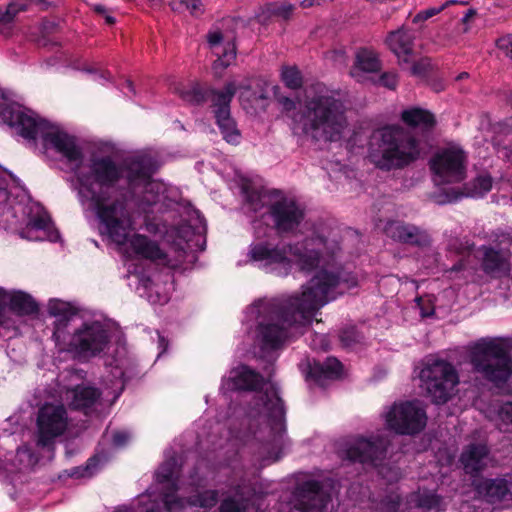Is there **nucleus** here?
<instances>
[{
  "mask_svg": "<svg viewBox=\"0 0 512 512\" xmlns=\"http://www.w3.org/2000/svg\"><path fill=\"white\" fill-rule=\"evenodd\" d=\"M462 268H463V265L461 262H459L458 264H456L452 267V271H460Z\"/></svg>",
  "mask_w": 512,
  "mask_h": 512,
  "instance_id": "57",
  "label": "nucleus"
},
{
  "mask_svg": "<svg viewBox=\"0 0 512 512\" xmlns=\"http://www.w3.org/2000/svg\"><path fill=\"white\" fill-rule=\"evenodd\" d=\"M68 325V319L58 320L53 332V339L60 351H69L79 357H93L101 353L109 342V335L104 326L99 322L84 324L77 329L66 342L65 328Z\"/></svg>",
  "mask_w": 512,
  "mask_h": 512,
  "instance_id": "8",
  "label": "nucleus"
},
{
  "mask_svg": "<svg viewBox=\"0 0 512 512\" xmlns=\"http://www.w3.org/2000/svg\"><path fill=\"white\" fill-rule=\"evenodd\" d=\"M77 178L80 201L93 206L104 233L113 243L126 245V253L131 258L168 268L177 266L158 241L140 233L130 235L134 219L127 191L119 186L123 178L121 165L110 157L97 158L87 170L79 172Z\"/></svg>",
  "mask_w": 512,
  "mask_h": 512,
  "instance_id": "2",
  "label": "nucleus"
},
{
  "mask_svg": "<svg viewBox=\"0 0 512 512\" xmlns=\"http://www.w3.org/2000/svg\"><path fill=\"white\" fill-rule=\"evenodd\" d=\"M218 502V491L206 490L197 495L189 497V506L211 508Z\"/></svg>",
  "mask_w": 512,
  "mask_h": 512,
  "instance_id": "31",
  "label": "nucleus"
},
{
  "mask_svg": "<svg viewBox=\"0 0 512 512\" xmlns=\"http://www.w3.org/2000/svg\"><path fill=\"white\" fill-rule=\"evenodd\" d=\"M467 155L462 148L451 145L440 149L431 159L430 168L438 184L458 183L466 177Z\"/></svg>",
  "mask_w": 512,
  "mask_h": 512,
  "instance_id": "12",
  "label": "nucleus"
},
{
  "mask_svg": "<svg viewBox=\"0 0 512 512\" xmlns=\"http://www.w3.org/2000/svg\"><path fill=\"white\" fill-rule=\"evenodd\" d=\"M444 10V7H431V8H428V9H425V10H422L420 12H418L412 19V23L413 24H422L424 23L425 21H427L428 19L438 15L439 13H441L442 11Z\"/></svg>",
  "mask_w": 512,
  "mask_h": 512,
  "instance_id": "42",
  "label": "nucleus"
},
{
  "mask_svg": "<svg viewBox=\"0 0 512 512\" xmlns=\"http://www.w3.org/2000/svg\"><path fill=\"white\" fill-rule=\"evenodd\" d=\"M268 213L279 233L294 232L305 217L304 208L293 198L282 197L269 204Z\"/></svg>",
  "mask_w": 512,
  "mask_h": 512,
  "instance_id": "14",
  "label": "nucleus"
},
{
  "mask_svg": "<svg viewBox=\"0 0 512 512\" xmlns=\"http://www.w3.org/2000/svg\"><path fill=\"white\" fill-rule=\"evenodd\" d=\"M49 225L50 219L47 216H34L29 221V226L37 230H46Z\"/></svg>",
  "mask_w": 512,
  "mask_h": 512,
  "instance_id": "46",
  "label": "nucleus"
},
{
  "mask_svg": "<svg viewBox=\"0 0 512 512\" xmlns=\"http://www.w3.org/2000/svg\"><path fill=\"white\" fill-rule=\"evenodd\" d=\"M169 5L173 11L181 12L186 9L194 16L201 15L204 12V5L201 0H172Z\"/></svg>",
  "mask_w": 512,
  "mask_h": 512,
  "instance_id": "33",
  "label": "nucleus"
},
{
  "mask_svg": "<svg viewBox=\"0 0 512 512\" xmlns=\"http://www.w3.org/2000/svg\"><path fill=\"white\" fill-rule=\"evenodd\" d=\"M146 229L148 232H155L156 229L154 228V226H151L150 224L146 223Z\"/></svg>",
  "mask_w": 512,
  "mask_h": 512,
  "instance_id": "58",
  "label": "nucleus"
},
{
  "mask_svg": "<svg viewBox=\"0 0 512 512\" xmlns=\"http://www.w3.org/2000/svg\"><path fill=\"white\" fill-rule=\"evenodd\" d=\"M414 39L415 36L409 29L401 27L388 34L386 43L400 62L409 63L414 50Z\"/></svg>",
  "mask_w": 512,
  "mask_h": 512,
  "instance_id": "20",
  "label": "nucleus"
},
{
  "mask_svg": "<svg viewBox=\"0 0 512 512\" xmlns=\"http://www.w3.org/2000/svg\"><path fill=\"white\" fill-rule=\"evenodd\" d=\"M145 512H160V508L159 507H151V508L147 509Z\"/></svg>",
  "mask_w": 512,
  "mask_h": 512,
  "instance_id": "59",
  "label": "nucleus"
},
{
  "mask_svg": "<svg viewBox=\"0 0 512 512\" xmlns=\"http://www.w3.org/2000/svg\"><path fill=\"white\" fill-rule=\"evenodd\" d=\"M69 425L67 410L63 404L45 403L37 412L35 442L40 448H50L62 436Z\"/></svg>",
  "mask_w": 512,
  "mask_h": 512,
  "instance_id": "10",
  "label": "nucleus"
},
{
  "mask_svg": "<svg viewBox=\"0 0 512 512\" xmlns=\"http://www.w3.org/2000/svg\"><path fill=\"white\" fill-rule=\"evenodd\" d=\"M127 180L132 188L149 182L153 173L152 159L147 156H137L126 162Z\"/></svg>",
  "mask_w": 512,
  "mask_h": 512,
  "instance_id": "24",
  "label": "nucleus"
},
{
  "mask_svg": "<svg viewBox=\"0 0 512 512\" xmlns=\"http://www.w3.org/2000/svg\"><path fill=\"white\" fill-rule=\"evenodd\" d=\"M333 0H303L300 2V6L303 9H308L314 6H321L327 2H332Z\"/></svg>",
  "mask_w": 512,
  "mask_h": 512,
  "instance_id": "48",
  "label": "nucleus"
},
{
  "mask_svg": "<svg viewBox=\"0 0 512 512\" xmlns=\"http://www.w3.org/2000/svg\"><path fill=\"white\" fill-rule=\"evenodd\" d=\"M4 123L16 129V132L24 139L35 142L38 137L43 140L45 149L52 148L59 153L70 165L77 168L75 177L81 171H85L90 166L92 160L102 156L92 157L88 164L80 167L83 160L81 148L76 144L75 138L65 132L57 130L48 121L41 118L31 110L24 109L21 106H11L2 112ZM112 158L111 156H109ZM79 192L80 183L76 178Z\"/></svg>",
  "mask_w": 512,
  "mask_h": 512,
  "instance_id": "4",
  "label": "nucleus"
},
{
  "mask_svg": "<svg viewBox=\"0 0 512 512\" xmlns=\"http://www.w3.org/2000/svg\"><path fill=\"white\" fill-rule=\"evenodd\" d=\"M63 304H50L49 312L52 315H64Z\"/></svg>",
  "mask_w": 512,
  "mask_h": 512,
  "instance_id": "50",
  "label": "nucleus"
},
{
  "mask_svg": "<svg viewBox=\"0 0 512 512\" xmlns=\"http://www.w3.org/2000/svg\"><path fill=\"white\" fill-rule=\"evenodd\" d=\"M509 102H510V104L512 105V95H511V97L509 98Z\"/></svg>",
  "mask_w": 512,
  "mask_h": 512,
  "instance_id": "63",
  "label": "nucleus"
},
{
  "mask_svg": "<svg viewBox=\"0 0 512 512\" xmlns=\"http://www.w3.org/2000/svg\"><path fill=\"white\" fill-rule=\"evenodd\" d=\"M93 11L101 16H104L108 13V10L105 6L97 4L93 6Z\"/></svg>",
  "mask_w": 512,
  "mask_h": 512,
  "instance_id": "52",
  "label": "nucleus"
},
{
  "mask_svg": "<svg viewBox=\"0 0 512 512\" xmlns=\"http://www.w3.org/2000/svg\"><path fill=\"white\" fill-rule=\"evenodd\" d=\"M320 338H321L322 342L325 341V337L324 336H320Z\"/></svg>",
  "mask_w": 512,
  "mask_h": 512,
  "instance_id": "62",
  "label": "nucleus"
},
{
  "mask_svg": "<svg viewBox=\"0 0 512 512\" xmlns=\"http://www.w3.org/2000/svg\"><path fill=\"white\" fill-rule=\"evenodd\" d=\"M385 420L395 433L414 435L425 428L427 415L419 401L396 402L385 414Z\"/></svg>",
  "mask_w": 512,
  "mask_h": 512,
  "instance_id": "11",
  "label": "nucleus"
},
{
  "mask_svg": "<svg viewBox=\"0 0 512 512\" xmlns=\"http://www.w3.org/2000/svg\"><path fill=\"white\" fill-rule=\"evenodd\" d=\"M328 501L319 481H305L296 489L292 512H324Z\"/></svg>",
  "mask_w": 512,
  "mask_h": 512,
  "instance_id": "15",
  "label": "nucleus"
},
{
  "mask_svg": "<svg viewBox=\"0 0 512 512\" xmlns=\"http://www.w3.org/2000/svg\"><path fill=\"white\" fill-rule=\"evenodd\" d=\"M420 379L432 401L437 404L446 403L459 383L455 367L441 359L429 360L420 372Z\"/></svg>",
  "mask_w": 512,
  "mask_h": 512,
  "instance_id": "9",
  "label": "nucleus"
},
{
  "mask_svg": "<svg viewBox=\"0 0 512 512\" xmlns=\"http://www.w3.org/2000/svg\"><path fill=\"white\" fill-rule=\"evenodd\" d=\"M343 365L335 357H328L324 362H315L310 367V375L316 381L337 379L342 375Z\"/></svg>",
  "mask_w": 512,
  "mask_h": 512,
  "instance_id": "26",
  "label": "nucleus"
},
{
  "mask_svg": "<svg viewBox=\"0 0 512 512\" xmlns=\"http://www.w3.org/2000/svg\"><path fill=\"white\" fill-rule=\"evenodd\" d=\"M176 463L173 460L165 461L157 471L156 477L159 483H168L167 487H172L176 482Z\"/></svg>",
  "mask_w": 512,
  "mask_h": 512,
  "instance_id": "35",
  "label": "nucleus"
},
{
  "mask_svg": "<svg viewBox=\"0 0 512 512\" xmlns=\"http://www.w3.org/2000/svg\"><path fill=\"white\" fill-rule=\"evenodd\" d=\"M103 17L105 19L106 24H108V25H113L116 21L115 18L113 16H111L109 13H107Z\"/></svg>",
  "mask_w": 512,
  "mask_h": 512,
  "instance_id": "55",
  "label": "nucleus"
},
{
  "mask_svg": "<svg viewBox=\"0 0 512 512\" xmlns=\"http://www.w3.org/2000/svg\"><path fill=\"white\" fill-rule=\"evenodd\" d=\"M255 508L253 497L234 496L224 499L219 512H250Z\"/></svg>",
  "mask_w": 512,
  "mask_h": 512,
  "instance_id": "29",
  "label": "nucleus"
},
{
  "mask_svg": "<svg viewBox=\"0 0 512 512\" xmlns=\"http://www.w3.org/2000/svg\"><path fill=\"white\" fill-rule=\"evenodd\" d=\"M448 250L453 251L457 254L469 253L473 244L469 241H463L457 237L450 238L447 244Z\"/></svg>",
  "mask_w": 512,
  "mask_h": 512,
  "instance_id": "41",
  "label": "nucleus"
},
{
  "mask_svg": "<svg viewBox=\"0 0 512 512\" xmlns=\"http://www.w3.org/2000/svg\"><path fill=\"white\" fill-rule=\"evenodd\" d=\"M236 90L234 82L227 83L222 91L194 83L187 88L179 90V96L184 101L194 105L210 101L214 109L216 123L224 139L229 143H236L240 133L236 128L235 121L230 116V103Z\"/></svg>",
  "mask_w": 512,
  "mask_h": 512,
  "instance_id": "7",
  "label": "nucleus"
},
{
  "mask_svg": "<svg viewBox=\"0 0 512 512\" xmlns=\"http://www.w3.org/2000/svg\"><path fill=\"white\" fill-rule=\"evenodd\" d=\"M454 4H463V5H465V4H467V2L457 1V0H448L444 4H442L440 7H444V9H446L450 5H454Z\"/></svg>",
  "mask_w": 512,
  "mask_h": 512,
  "instance_id": "53",
  "label": "nucleus"
},
{
  "mask_svg": "<svg viewBox=\"0 0 512 512\" xmlns=\"http://www.w3.org/2000/svg\"><path fill=\"white\" fill-rule=\"evenodd\" d=\"M128 440V435L125 432H117L113 436V442L115 445H124Z\"/></svg>",
  "mask_w": 512,
  "mask_h": 512,
  "instance_id": "49",
  "label": "nucleus"
},
{
  "mask_svg": "<svg viewBox=\"0 0 512 512\" xmlns=\"http://www.w3.org/2000/svg\"><path fill=\"white\" fill-rule=\"evenodd\" d=\"M177 491V483H173L172 487H166L162 492V501L167 512H181L186 506H189V498L177 496Z\"/></svg>",
  "mask_w": 512,
  "mask_h": 512,
  "instance_id": "28",
  "label": "nucleus"
},
{
  "mask_svg": "<svg viewBox=\"0 0 512 512\" xmlns=\"http://www.w3.org/2000/svg\"><path fill=\"white\" fill-rule=\"evenodd\" d=\"M400 124H387L375 129L369 138L367 158L377 169L385 172L403 170L425 157L429 138L437 120L435 115L418 106L401 111Z\"/></svg>",
  "mask_w": 512,
  "mask_h": 512,
  "instance_id": "3",
  "label": "nucleus"
},
{
  "mask_svg": "<svg viewBox=\"0 0 512 512\" xmlns=\"http://www.w3.org/2000/svg\"><path fill=\"white\" fill-rule=\"evenodd\" d=\"M115 512H134V511L131 509L123 508V509H118Z\"/></svg>",
  "mask_w": 512,
  "mask_h": 512,
  "instance_id": "60",
  "label": "nucleus"
},
{
  "mask_svg": "<svg viewBox=\"0 0 512 512\" xmlns=\"http://www.w3.org/2000/svg\"><path fill=\"white\" fill-rule=\"evenodd\" d=\"M338 249L337 243L329 245L321 236L307 238L294 245L260 241L250 246L251 260L265 266L289 265L290 256L304 271L313 270L321 261L325 263L303 287L300 296L293 295L271 303V319L259 324L263 348H279L288 338L300 333L301 328L309 325L321 307L357 285L352 273L330 263Z\"/></svg>",
  "mask_w": 512,
  "mask_h": 512,
  "instance_id": "1",
  "label": "nucleus"
},
{
  "mask_svg": "<svg viewBox=\"0 0 512 512\" xmlns=\"http://www.w3.org/2000/svg\"><path fill=\"white\" fill-rule=\"evenodd\" d=\"M294 6L290 3H270L267 5V11L275 16L282 17L283 19H289Z\"/></svg>",
  "mask_w": 512,
  "mask_h": 512,
  "instance_id": "40",
  "label": "nucleus"
},
{
  "mask_svg": "<svg viewBox=\"0 0 512 512\" xmlns=\"http://www.w3.org/2000/svg\"><path fill=\"white\" fill-rule=\"evenodd\" d=\"M467 76H468V74H467V73H462V74H460V75H459V77H458V78H459V79H462V78H465V77H467Z\"/></svg>",
  "mask_w": 512,
  "mask_h": 512,
  "instance_id": "61",
  "label": "nucleus"
},
{
  "mask_svg": "<svg viewBox=\"0 0 512 512\" xmlns=\"http://www.w3.org/2000/svg\"><path fill=\"white\" fill-rule=\"evenodd\" d=\"M489 454L486 444H469L462 452L460 461L467 474L477 475L485 466V460Z\"/></svg>",
  "mask_w": 512,
  "mask_h": 512,
  "instance_id": "25",
  "label": "nucleus"
},
{
  "mask_svg": "<svg viewBox=\"0 0 512 512\" xmlns=\"http://www.w3.org/2000/svg\"><path fill=\"white\" fill-rule=\"evenodd\" d=\"M281 78L285 86L292 90L302 87L303 77L300 70L295 66L283 67Z\"/></svg>",
  "mask_w": 512,
  "mask_h": 512,
  "instance_id": "32",
  "label": "nucleus"
},
{
  "mask_svg": "<svg viewBox=\"0 0 512 512\" xmlns=\"http://www.w3.org/2000/svg\"><path fill=\"white\" fill-rule=\"evenodd\" d=\"M207 44L217 59L212 64V70L217 78H221L225 70L236 60V45L232 40H225L219 29L210 30L207 35Z\"/></svg>",
  "mask_w": 512,
  "mask_h": 512,
  "instance_id": "16",
  "label": "nucleus"
},
{
  "mask_svg": "<svg viewBox=\"0 0 512 512\" xmlns=\"http://www.w3.org/2000/svg\"><path fill=\"white\" fill-rule=\"evenodd\" d=\"M8 200V191L3 186V181L0 179V204L5 203Z\"/></svg>",
  "mask_w": 512,
  "mask_h": 512,
  "instance_id": "51",
  "label": "nucleus"
},
{
  "mask_svg": "<svg viewBox=\"0 0 512 512\" xmlns=\"http://www.w3.org/2000/svg\"><path fill=\"white\" fill-rule=\"evenodd\" d=\"M264 406L272 420L271 428L276 431L273 438V448L277 450V454L272 459V462H275L280 458L279 452L283 445L285 408L283 400L273 385L264 393Z\"/></svg>",
  "mask_w": 512,
  "mask_h": 512,
  "instance_id": "17",
  "label": "nucleus"
},
{
  "mask_svg": "<svg viewBox=\"0 0 512 512\" xmlns=\"http://www.w3.org/2000/svg\"><path fill=\"white\" fill-rule=\"evenodd\" d=\"M398 81V75L395 72H385L379 78V83L390 90L396 89Z\"/></svg>",
  "mask_w": 512,
  "mask_h": 512,
  "instance_id": "44",
  "label": "nucleus"
},
{
  "mask_svg": "<svg viewBox=\"0 0 512 512\" xmlns=\"http://www.w3.org/2000/svg\"><path fill=\"white\" fill-rule=\"evenodd\" d=\"M339 339L343 346L351 347L360 342L362 336L355 326H347L340 331Z\"/></svg>",
  "mask_w": 512,
  "mask_h": 512,
  "instance_id": "39",
  "label": "nucleus"
},
{
  "mask_svg": "<svg viewBox=\"0 0 512 512\" xmlns=\"http://www.w3.org/2000/svg\"><path fill=\"white\" fill-rule=\"evenodd\" d=\"M479 492L488 502L496 503L506 497L509 489L504 479H488L479 486Z\"/></svg>",
  "mask_w": 512,
  "mask_h": 512,
  "instance_id": "27",
  "label": "nucleus"
},
{
  "mask_svg": "<svg viewBox=\"0 0 512 512\" xmlns=\"http://www.w3.org/2000/svg\"><path fill=\"white\" fill-rule=\"evenodd\" d=\"M498 427L508 432L512 427V401L503 403L498 410Z\"/></svg>",
  "mask_w": 512,
  "mask_h": 512,
  "instance_id": "37",
  "label": "nucleus"
},
{
  "mask_svg": "<svg viewBox=\"0 0 512 512\" xmlns=\"http://www.w3.org/2000/svg\"><path fill=\"white\" fill-rule=\"evenodd\" d=\"M482 251V269L486 274L500 276L509 271L511 253L508 250L483 246Z\"/></svg>",
  "mask_w": 512,
  "mask_h": 512,
  "instance_id": "22",
  "label": "nucleus"
},
{
  "mask_svg": "<svg viewBox=\"0 0 512 512\" xmlns=\"http://www.w3.org/2000/svg\"><path fill=\"white\" fill-rule=\"evenodd\" d=\"M125 85H126V88H127L131 93H135V91H134V86H133L132 81H130V80H126V81H125Z\"/></svg>",
  "mask_w": 512,
  "mask_h": 512,
  "instance_id": "56",
  "label": "nucleus"
},
{
  "mask_svg": "<svg viewBox=\"0 0 512 512\" xmlns=\"http://www.w3.org/2000/svg\"><path fill=\"white\" fill-rule=\"evenodd\" d=\"M0 302L9 306V309L19 316L35 315L39 311L36 301L22 291L7 292L0 290Z\"/></svg>",
  "mask_w": 512,
  "mask_h": 512,
  "instance_id": "23",
  "label": "nucleus"
},
{
  "mask_svg": "<svg viewBox=\"0 0 512 512\" xmlns=\"http://www.w3.org/2000/svg\"><path fill=\"white\" fill-rule=\"evenodd\" d=\"M475 192L483 195L492 188V178L489 175H480L474 180Z\"/></svg>",
  "mask_w": 512,
  "mask_h": 512,
  "instance_id": "43",
  "label": "nucleus"
},
{
  "mask_svg": "<svg viewBox=\"0 0 512 512\" xmlns=\"http://www.w3.org/2000/svg\"><path fill=\"white\" fill-rule=\"evenodd\" d=\"M246 199L252 211L258 212L268 205V195L264 191L246 190Z\"/></svg>",
  "mask_w": 512,
  "mask_h": 512,
  "instance_id": "36",
  "label": "nucleus"
},
{
  "mask_svg": "<svg viewBox=\"0 0 512 512\" xmlns=\"http://www.w3.org/2000/svg\"><path fill=\"white\" fill-rule=\"evenodd\" d=\"M354 68L371 73L380 70L381 64L373 51L361 49L356 54Z\"/></svg>",
  "mask_w": 512,
  "mask_h": 512,
  "instance_id": "30",
  "label": "nucleus"
},
{
  "mask_svg": "<svg viewBox=\"0 0 512 512\" xmlns=\"http://www.w3.org/2000/svg\"><path fill=\"white\" fill-rule=\"evenodd\" d=\"M388 444V440L379 435L369 438L356 436L345 441L340 454L351 462L376 466L385 457Z\"/></svg>",
  "mask_w": 512,
  "mask_h": 512,
  "instance_id": "13",
  "label": "nucleus"
},
{
  "mask_svg": "<svg viewBox=\"0 0 512 512\" xmlns=\"http://www.w3.org/2000/svg\"><path fill=\"white\" fill-rule=\"evenodd\" d=\"M229 381L235 390L258 391L265 385L264 377L247 365H239L231 370Z\"/></svg>",
  "mask_w": 512,
  "mask_h": 512,
  "instance_id": "21",
  "label": "nucleus"
},
{
  "mask_svg": "<svg viewBox=\"0 0 512 512\" xmlns=\"http://www.w3.org/2000/svg\"><path fill=\"white\" fill-rule=\"evenodd\" d=\"M303 132L316 141L341 139L348 126L346 106L340 93L322 83L311 85L305 93Z\"/></svg>",
  "mask_w": 512,
  "mask_h": 512,
  "instance_id": "5",
  "label": "nucleus"
},
{
  "mask_svg": "<svg viewBox=\"0 0 512 512\" xmlns=\"http://www.w3.org/2000/svg\"><path fill=\"white\" fill-rule=\"evenodd\" d=\"M469 363L478 377L497 388L504 387L512 377V358L500 340L488 339L471 347Z\"/></svg>",
  "mask_w": 512,
  "mask_h": 512,
  "instance_id": "6",
  "label": "nucleus"
},
{
  "mask_svg": "<svg viewBox=\"0 0 512 512\" xmlns=\"http://www.w3.org/2000/svg\"><path fill=\"white\" fill-rule=\"evenodd\" d=\"M430 68V61L428 58H422L412 64L411 74L415 76H425Z\"/></svg>",
  "mask_w": 512,
  "mask_h": 512,
  "instance_id": "45",
  "label": "nucleus"
},
{
  "mask_svg": "<svg viewBox=\"0 0 512 512\" xmlns=\"http://www.w3.org/2000/svg\"><path fill=\"white\" fill-rule=\"evenodd\" d=\"M385 233L393 240L419 247L428 246L431 242L429 235L425 231L401 221L388 222L385 226Z\"/></svg>",
  "mask_w": 512,
  "mask_h": 512,
  "instance_id": "18",
  "label": "nucleus"
},
{
  "mask_svg": "<svg viewBox=\"0 0 512 512\" xmlns=\"http://www.w3.org/2000/svg\"><path fill=\"white\" fill-rule=\"evenodd\" d=\"M65 399L74 410L83 411L85 414L97 403L101 397V391L92 386L77 385L67 389Z\"/></svg>",
  "mask_w": 512,
  "mask_h": 512,
  "instance_id": "19",
  "label": "nucleus"
},
{
  "mask_svg": "<svg viewBox=\"0 0 512 512\" xmlns=\"http://www.w3.org/2000/svg\"><path fill=\"white\" fill-rule=\"evenodd\" d=\"M497 46L507 57L512 59V35H507L498 39Z\"/></svg>",
  "mask_w": 512,
  "mask_h": 512,
  "instance_id": "47",
  "label": "nucleus"
},
{
  "mask_svg": "<svg viewBox=\"0 0 512 512\" xmlns=\"http://www.w3.org/2000/svg\"><path fill=\"white\" fill-rule=\"evenodd\" d=\"M391 504H392V511L393 512H396L399 505H400V499L398 496H396L394 499L391 500Z\"/></svg>",
  "mask_w": 512,
  "mask_h": 512,
  "instance_id": "54",
  "label": "nucleus"
},
{
  "mask_svg": "<svg viewBox=\"0 0 512 512\" xmlns=\"http://www.w3.org/2000/svg\"><path fill=\"white\" fill-rule=\"evenodd\" d=\"M442 498L436 494H422L418 498V506L425 511H440Z\"/></svg>",
  "mask_w": 512,
  "mask_h": 512,
  "instance_id": "38",
  "label": "nucleus"
},
{
  "mask_svg": "<svg viewBox=\"0 0 512 512\" xmlns=\"http://www.w3.org/2000/svg\"><path fill=\"white\" fill-rule=\"evenodd\" d=\"M23 10V5L10 3L4 12H0V33H5L7 30H9L15 16Z\"/></svg>",
  "mask_w": 512,
  "mask_h": 512,
  "instance_id": "34",
  "label": "nucleus"
}]
</instances>
